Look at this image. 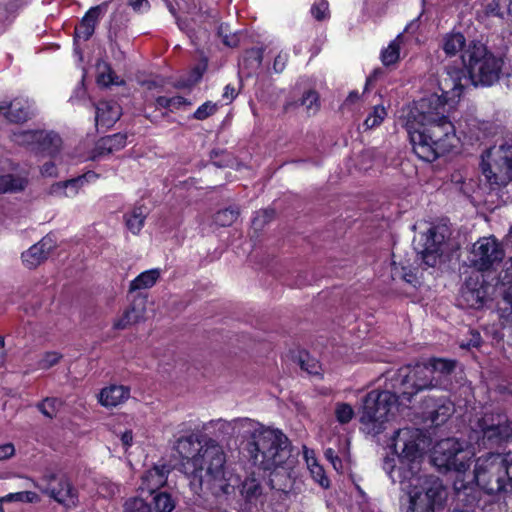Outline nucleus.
<instances>
[{"instance_id": "1", "label": "nucleus", "mask_w": 512, "mask_h": 512, "mask_svg": "<svg viewBox=\"0 0 512 512\" xmlns=\"http://www.w3.org/2000/svg\"><path fill=\"white\" fill-rule=\"evenodd\" d=\"M426 439L418 428L398 429L390 438L389 448L398 456L401 465L395 467L387 460L384 468L392 482H398L409 495L407 512H435L446 500L442 481L434 476L418 475V459L425 450Z\"/></svg>"}, {"instance_id": "4", "label": "nucleus", "mask_w": 512, "mask_h": 512, "mask_svg": "<svg viewBox=\"0 0 512 512\" xmlns=\"http://www.w3.org/2000/svg\"><path fill=\"white\" fill-rule=\"evenodd\" d=\"M226 455L222 446L213 439H207L190 459L191 486L195 493L210 491L215 496L230 493L231 485L226 479Z\"/></svg>"}, {"instance_id": "12", "label": "nucleus", "mask_w": 512, "mask_h": 512, "mask_svg": "<svg viewBox=\"0 0 512 512\" xmlns=\"http://www.w3.org/2000/svg\"><path fill=\"white\" fill-rule=\"evenodd\" d=\"M36 486L61 505L72 507L78 503V491L64 474L46 472Z\"/></svg>"}, {"instance_id": "3", "label": "nucleus", "mask_w": 512, "mask_h": 512, "mask_svg": "<svg viewBox=\"0 0 512 512\" xmlns=\"http://www.w3.org/2000/svg\"><path fill=\"white\" fill-rule=\"evenodd\" d=\"M401 375L400 393L407 401H411L419 392L437 388L433 379V369L426 363L401 369ZM399 398L400 396L387 390L369 392L363 400L360 416L362 430L373 436L380 434L384 430V424L394 414Z\"/></svg>"}, {"instance_id": "32", "label": "nucleus", "mask_w": 512, "mask_h": 512, "mask_svg": "<svg viewBox=\"0 0 512 512\" xmlns=\"http://www.w3.org/2000/svg\"><path fill=\"white\" fill-rule=\"evenodd\" d=\"M464 46L465 37L461 33H450L443 38L442 48L448 56H455Z\"/></svg>"}, {"instance_id": "60", "label": "nucleus", "mask_w": 512, "mask_h": 512, "mask_svg": "<svg viewBox=\"0 0 512 512\" xmlns=\"http://www.w3.org/2000/svg\"><path fill=\"white\" fill-rule=\"evenodd\" d=\"M300 365H301V368L305 371H307L308 373L310 374H316L317 373V362L314 361V360H303L301 359L300 360Z\"/></svg>"}, {"instance_id": "30", "label": "nucleus", "mask_w": 512, "mask_h": 512, "mask_svg": "<svg viewBox=\"0 0 512 512\" xmlns=\"http://www.w3.org/2000/svg\"><path fill=\"white\" fill-rule=\"evenodd\" d=\"M27 184L26 177L12 174L0 175V193H17L23 191Z\"/></svg>"}, {"instance_id": "36", "label": "nucleus", "mask_w": 512, "mask_h": 512, "mask_svg": "<svg viewBox=\"0 0 512 512\" xmlns=\"http://www.w3.org/2000/svg\"><path fill=\"white\" fill-rule=\"evenodd\" d=\"M401 35H398L381 53V60L384 65L394 64L399 59Z\"/></svg>"}, {"instance_id": "29", "label": "nucleus", "mask_w": 512, "mask_h": 512, "mask_svg": "<svg viewBox=\"0 0 512 512\" xmlns=\"http://www.w3.org/2000/svg\"><path fill=\"white\" fill-rule=\"evenodd\" d=\"M83 186L81 178H72L64 182H57L51 185L49 194L57 197H74Z\"/></svg>"}, {"instance_id": "7", "label": "nucleus", "mask_w": 512, "mask_h": 512, "mask_svg": "<svg viewBox=\"0 0 512 512\" xmlns=\"http://www.w3.org/2000/svg\"><path fill=\"white\" fill-rule=\"evenodd\" d=\"M462 62L474 86H492L501 75L504 60L494 55L481 42H471L462 53Z\"/></svg>"}, {"instance_id": "34", "label": "nucleus", "mask_w": 512, "mask_h": 512, "mask_svg": "<svg viewBox=\"0 0 512 512\" xmlns=\"http://www.w3.org/2000/svg\"><path fill=\"white\" fill-rule=\"evenodd\" d=\"M263 60V51L260 48H252L247 50L241 65L243 68L247 69V75H251L253 72L258 70L261 66Z\"/></svg>"}, {"instance_id": "15", "label": "nucleus", "mask_w": 512, "mask_h": 512, "mask_svg": "<svg viewBox=\"0 0 512 512\" xmlns=\"http://www.w3.org/2000/svg\"><path fill=\"white\" fill-rule=\"evenodd\" d=\"M486 295L482 277L478 273H473L465 280L461 289L460 301L467 307L479 309L483 307Z\"/></svg>"}, {"instance_id": "38", "label": "nucleus", "mask_w": 512, "mask_h": 512, "mask_svg": "<svg viewBox=\"0 0 512 512\" xmlns=\"http://www.w3.org/2000/svg\"><path fill=\"white\" fill-rule=\"evenodd\" d=\"M62 401L56 397H47L39 402L36 407L47 418L52 419L56 416Z\"/></svg>"}, {"instance_id": "40", "label": "nucleus", "mask_w": 512, "mask_h": 512, "mask_svg": "<svg viewBox=\"0 0 512 512\" xmlns=\"http://www.w3.org/2000/svg\"><path fill=\"white\" fill-rule=\"evenodd\" d=\"M334 414L337 422L341 425L348 424L355 415L353 407L344 402L336 403Z\"/></svg>"}, {"instance_id": "13", "label": "nucleus", "mask_w": 512, "mask_h": 512, "mask_svg": "<svg viewBox=\"0 0 512 512\" xmlns=\"http://www.w3.org/2000/svg\"><path fill=\"white\" fill-rule=\"evenodd\" d=\"M448 103L449 102H445L444 99L437 94H431L420 99L410 112V118L413 119L412 123L419 125L446 116V106ZM410 123L409 121V124Z\"/></svg>"}, {"instance_id": "23", "label": "nucleus", "mask_w": 512, "mask_h": 512, "mask_svg": "<svg viewBox=\"0 0 512 512\" xmlns=\"http://www.w3.org/2000/svg\"><path fill=\"white\" fill-rule=\"evenodd\" d=\"M127 135L124 133H116L101 138L94 149L93 158L109 155L125 147Z\"/></svg>"}, {"instance_id": "42", "label": "nucleus", "mask_w": 512, "mask_h": 512, "mask_svg": "<svg viewBox=\"0 0 512 512\" xmlns=\"http://www.w3.org/2000/svg\"><path fill=\"white\" fill-rule=\"evenodd\" d=\"M300 105L306 108L308 115H314L320 108L319 95L316 91L309 90L302 96Z\"/></svg>"}, {"instance_id": "26", "label": "nucleus", "mask_w": 512, "mask_h": 512, "mask_svg": "<svg viewBox=\"0 0 512 512\" xmlns=\"http://www.w3.org/2000/svg\"><path fill=\"white\" fill-rule=\"evenodd\" d=\"M130 396V389L122 385H111L101 390L99 402L105 407H116Z\"/></svg>"}, {"instance_id": "8", "label": "nucleus", "mask_w": 512, "mask_h": 512, "mask_svg": "<svg viewBox=\"0 0 512 512\" xmlns=\"http://www.w3.org/2000/svg\"><path fill=\"white\" fill-rule=\"evenodd\" d=\"M472 456L473 451L465 448L464 443L455 438L442 439L434 446L433 464L439 470H454L459 473L454 481V489L458 497L465 493L471 484L465 481L464 472L469 468Z\"/></svg>"}, {"instance_id": "22", "label": "nucleus", "mask_w": 512, "mask_h": 512, "mask_svg": "<svg viewBox=\"0 0 512 512\" xmlns=\"http://www.w3.org/2000/svg\"><path fill=\"white\" fill-rule=\"evenodd\" d=\"M145 304L143 300L134 301L123 313V315L114 322L113 328L123 330L127 327L139 323L145 317Z\"/></svg>"}, {"instance_id": "16", "label": "nucleus", "mask_w": 512, "mask_h": 512, "mask_svg": "<svg viewBox=\"0 0 512 512\" xmlns=\"http://www.w3.org/2000/svg\"><path fill=\"white\" fill-rule=\"evenodd\" d=\"M54 248L55 241L47 235L22 253L23 263L29 269L35 268L48 258Z\"/></svg>"}, {"instance_id": "17", "label": "nucleus", "mask_w": 512, "mask_h": 512, "mask_svg": "<svg viewBox=\"0 0 512 512\" xmlns=\"http://www.w3.org/2000/svg\"><path fill=\"white\" fill-rule=\"evenodd\" d=\"M169 473L170 468L166 464L153 466L142 475L139 489L149 494L155 493L166 484Z\"/></svg>"}, {"instance_id": "48", "label": "nucleus", "mask_w": 512, "mask_h": 512, "mask_svg": "<svg viewBox=\"0 0 512 512\" xmlns=\"http://www.w3.org/2000/svg\"><path fill=\"white\" fill-rule=\"evenodd\" d=\"M311 15L317 21H324L330 18L329 3L327 0H318L311 7Z\"/></svg>"}, {"instance_id": "28", "label": "nucleus", "mask_w": 512, "mask_h": 512, "mask_svg": "<svg viewBox=\"0 0 512 512\" xmlns=\"http://www.w3.org/2000/svg\"><path fill=\"white\" fill-rule=\"evenodd\" d=\"M148 215V208L144 205H137L131 211L124 214V221L127 229L137 235L142 230L145 219Z\"/></svg>"}, {"instance_id": "62", "label": "nucleus", "mask_w": 512, "mask_h": 512, "mask_svg": "<svg viewBox=\"0 0 512 512\" xmlns=\"http://www.w3.org/2000/svg\"><path fill=\"white\" fill-rule=\"evenodd\" d=\"M237 93L233 86L226 85L223 92V99L227 101V103H230L235 97Z\"/></svg>"}, {"instance_id": "63", "label": "nucleus", "mask_w": 512, "mask_h": 512, "mask_svg": "<svg viewBox=\"0 0 512 512\" xmlns=\"http://www.w3.org/2000/svg\"><path fill=\"white\" fill-rule=\"evenodd\" d=\"M121 441H122V444H123L125 447H129V446H131L132 441H133V434H132V431H130V430L125 431V432L121 435Z\"/></svg>"}, {"instance_id": "49", "label": "nucleus", "mask_w": 512, "mask_h": 512, "mask_svg": "<svg viewBox=\"0 0 512 512\" xmlns=\"http://www.w3.org/2000/svg\"><path fill=\"white\" fill-rule=\"evenodd\" d=\"M512 4V0H493L488 6V12L494 16L504 18L505 15H509V5Z\"/></svg>"}, {"instance_id": "5", "label": "nucleus", "mask_w": 512, "mask_h": 512, "mask_svg": "<svg viewBox=\"0 0 512 512\" xmlns=\"http://www.w3.org/2000/svg\"><path fill=\"white\" fill-rule=\"evenodd\" d=\"M414 153L423 161L432 162L457 146L455 127L447 116L415 127L408 124Z\"/></svg>"}, {"instance_id": "2", "label": "nucleus", "mask_w": 512, "mask_h": 512, "mask_svg": "<svg viewBox=\"0 0 512 512\" xmlns=\"http://www.w3.org/2000/svg\"><path fill=\"white\" fill-rule=\"evenodd\" d=\"M234 433L248 438L246 451L252 463L269 471L272 489L288 492L292 487V475L297 458L292 454L287 436L278 429L265 427L249 418H238L223 422Z\"/></svg>"}, {"instance_id": "59", "label": "nucleus", "mask_w": 512, "mask_h": 512, "mask_svg": "<svg viewBox=\"0 0 512 512\" xmlns=\"http://www.w3.org/2000/svg\"><path fill=\"white\" fill-rule=\"evenodd\" d=\"M99 82L104 84V85H111V84H120L121 82H119L117 80V77L114 78L113 76V72L112 71H109L108 73H102L100 76H99Z\"/></svg>"}, {"instance_id": "58", "label": "nucleus", "mask_w": 512, "mask_h": 512, "mask_svg": "<svg viewBox=\"0 0 512 512\" xmlns=\"http://www.w3.org/2000/svg\"><path fill=\"white\" fill-rule=\"evenodd\" d=\"M41 174L43 176L53 177L57 175V169L54 162L49 161L42 165L41 167Z\"/></svg>"}, {"instance_id": "50", "label": "nucleus", "mask_w": 512, "mask_h": 512, "mask_svg": "<svg viewBox=\"0 0 512 512\" xmlns=\"http://www.w3.org/2000/svg\"><path fill=\"white\" fill-rule=\"evenodd\" d=\"M124 512H153V510L143 499L133 498L125 503Z\"/></svg>"}, {"instance_id": "51", "label": "nucleus", "mask_w": 512, "mask_h": 512, "mask_svg": "<svg viewBox=\"0 0 512 512\" xmlns=\"http://www.w3.org/2000/svg\"><path fill=\"white\" fill-rule=\"evenodd\" d=\"M216 111L217 104L211 101H207L198 107V109L194 112L193 117L197 120H205L209 116L215 114Z\"/></svg>"}, {"instance_id": "61", "label": "nucleus", "mask_w": 512, "mask_h": 512, "mask_svg": "<svg viewBox=\"0 0 512 512\" xmlns=\"http://www.w3.org/2000/svg\"><path fill=\"white\" fill-rule=\"evenodd\" d=\"M206 69V63L197 65L192 72L191 79L189 80L191 83H196L199 81Z\"/></svg>"}, {"instance_id": "24", "label": "nucleus", "mask_w": 512, "mask_h": 512, "mask_svg": "<svg viewBox=\"0 0 512 512\" xmlns=\"http://www.w3.org/2000/svg\"><path fill=\"white\" fill-rule=\"evenodd\" d=\"M37 144L34 146V152L55 156L61 148L62 140L60 136L53 131H39Z\"/></svg>"}, {"instance_id": "47", "label": "nucleus", "mask_w": 512, "mask_h": 512, "mask_svg": "<svg viewBox=\"0 0 512 512\" xmlns=\"http://www.w3.org/2000/svg\"><path fill=\"white\" fill-rule=\"evenodd\" d=\"M386 110L383 106L376 105L373 108V111L367 116V118L364 121V126L367 129H372L374 127H377L382 123L386 116Z\"/></svg>"}, {"instance_id": "57", "label": "nucleus", "mask_w": 512, "mask_h": 512, "mask_svg": "<svg viewBox=\"0 0 512 512\" xmlns=\"http://www.w3.org/2000/svg\"><path fill=\"white\" fill-rule=\"evenodd\" d=\"M15 453V448L12 443L0 445V461L9 459Z\"/></svg>"}, {"instance_id": "37", "label": "nucleus", "mask_w": 512, "mask_h": 512, "mask_svg": "<svg viewBox=\"0 0 512 512\" xmlns=\"http://www.w3.org/2000/svg\"><path fill=\"white\" fill-rule=\"evenodd\" d=\"M239 214L240 211L235 206L219 210L214 216V222L221 227H228L237 220Z\"/></svg>"}, {"instance_id": "46", "label": "nucleus", "mask_w": 512, "mask_h": 512, "mask_svg": "<svg viewBox=\"0 0 512 512\" xmlns=\"http://www.w3.org/2000/svg\"><path fill=\"white\" fill-rule=\"evenodd\" d=\"M218 35L222 38V42L228 47H236L240 42V35L236 32H231L227 24H221L218 27Z\"/></svg>"}, {"instance_id": "41", "label": "nucleus", "mask_w": 512, "mask_h": 512, "mask_svg": "<svg viewBox=\"0 0 512 512\" xmlns=\"http://www.w3.org/2000/svg\"><path fill=\"white\" fill-rule=\"evenodd\" d=\"M156 512H172L175 508V501L167 492H160L153 498Z\"/></svg>"}, {"instance_id": "27", "label": "nucleus", "mask_w": 512, "mask_h": 512, "mask_svg": "<svg viewBox=\"0 0 512 512\" xmlns=\"http://www.w3.org/2000/svg\"><path fill=\"white\" fill-rule=\"evenodd\" d=\"M197 445H202L195 435H189L185 437H180L175 444V449L179 453V455L185 460L183 463V467L185 472L190 469V459L194 456L198 448Z\"/></svg>"}, {"instance_id": "53", "label": "nucleus", "mask_w": 512, "mask_h": 512, "mask_svg": "<svg viewBox=\"0 0 512 512\" xmlns=\"http://www.w3.org/2000/svg\"><path fill=\"white\" fill-rule=\"evenodd\" d=\"M417 252L421 255V260L426 267H435L437 265L440 257V250H417Z\"/></svg>"}, {"instance_id": "35", "label": "nucleus", "mask_w": 512, "mask_h": 512, "mask_svg": "<svg viewBox=\"0 0 512 512\" xmlns=\"http://www.w3.org/2000/svg\"><path fill=\"white\" fill-rule=\"evenodd\" d=\"M420 241H423V244L418 243L415 247L416 250L436 251L440 250L442 236L436 234L435 228H430L421 235Z\"/></svg>"}, {"instance_id": "44", "label": "nucleus", "mask_w": 512, "mask_h": 512, "mask_svg": "<svg viewBox=\"0 0 512 512\" xmlns=\"http://www.w3.org/2000/svg\"><path fill=\"white\" fill-rule=\"evenodd\" d=\"M4 502H22V503H35L39 501V496L32 491H20L9 493L2 497Z\"/></svg>"}, {"instance_id": "25", "label": "nucleus", "mask_w": 512, "mask_h": 512, "mask_svg": "<svg viewBox=\"0 0 512 512\" xmlns=\"http://www.w3.org/2000/svg\"><path fill=\"white\" fill-rule=\"evenodd\" d=\"M426 364L433 369V379H435L437 388H446L448 386V376L454 371L456 362L437 358Z\"/></svg>"}, {"instance_id": "64", "label": "nucleus", "mask_w": 512, "mask_h": 512, "mask_svg": "<svg viewBox=\"0 0 512 512\" xmlns=\"http://www.w3.org/2000/svg\"><path fill=\"white\" fill-rule=\"evenodd\" d=\"M480 341H481L480 333L477 331H472L471 339L469 340L467 345L471 346V347H478L480 345Z\"/></svg>"}, {"instance_id": "21", "label": "nucleus", "mask_w": 512, "mask_h": 512, "mask_svg": "<svg viewBox=\"0 0 512 512\" xmlns=\"http://www.w3.org/2000/svg\"><path fill=\"white\" fill-rule=\"evenodd\" d=\"M121 116V107L115 101H100L96 105V124L110 127Z\"/></svg>"}, {"instance_id": "14", "label": "nucleus", "mask_w": 512, "mask_h": 512, "mask_svg": "<svg viewBox=\"0 0 512 512\" xmlns=\"http://www.w3.org/2000/svg\"><path fill=\"white\" fill-rule=\"evenodd\" d=\"M470 83L469 77L461 68H447L439 78L441 98L445 102L455 103L462 95L466 85Z\"/></svg>"}, {"instance_id": "10", "label": "nucleus", "mask_w": 512, "mask_h": 512, "mask_svg": "<svg viewBox=\"0 0 512 512\" xmlns=\"http://www.w3.org/2000/svg\"><path fill=\"white\" fill-rule=\"evenodd\" d=\"M473 431L481 435L483 446L499 445L512 438V422L503 413H485L477 419Z\"/></svg>"}, {"instance_id": "52", "label": "nucleus", "mask_w": 512, "mask_h": 512, "mask_svg": "<svg viewBox=\"0 0 512 512\" xmlns=\"http://www.w3.org/2000/svg\"><path fill=\"white\" fill-rule=\"evenodd\" d=\"M274 210L265 209L257 212L253 218L252 225L256 230L261 229L265 224L270 222L274 218Z\"/></svg>"}, {"instance_id": "6", "label": "nucleus", "mask_w": 512, "mask_h": 512, "mask_svg": "<svg viewBox=\"0 0 512 512\" xmlns=\"http://www.w3.org/2000/svg\"><path fill=\"white\" fill-rule=\"evenodd\" d=\"M469 482H475L484 493L490 496L505 497L511 494L512 454L487 453L478 457L472 481Z\"/></svg>"}, {"instance_id": "33", "label": "nucleus", "mask_w": 512, "mask_h": 512, "mask_svg": "<svg viewBox=\"0 0 512 512\" xmlns=\"http://www.w3.org/2000/svg\"><path fill=\"white\" fill-rule=\"evenodd\" d=\"M40 130H16L12 133L11 139L14 143L25 146L34 151Z\"/></svg>"}, {"instance_id": "43", "label": "nucleus", "mask_w": 512, "mask_h": 512, "mask_svg": "<svg viewBox=\"0 0 512 512\" xmlns=\"http://www.w3.org/2000/svg\"><path fill=\"white\" fill-rule=\"evenodd\" d=\"M307 466L313 477V479L322 487L327 488L329 486V480L325 475V471L317 461L312 458H307Z\"/></svg>"}, {"instance_id": "9", "label": "nucleus", "mask_w": 512, "mask_h": 512, "mask_svg": "<svg viewBox=\"0 0 512 512\" xmlns=\"http://www.w3.org/2000/svg\"><path fill=\"white\" fill-rule=\"evenodd\" d=\"M482 176L490 190L512 181V146L500 145L488 149L481 160Z\"/></svg>"}, {"instance_id": "54", "label": "nucleus", "mask_w": 512, "mask_h": 512, "mask_svg": "<svg viewBox=\"0 0 512 512\" xmlns=\"http://www.w3.org/2000/svg\"><path fill=\"white\" fill-rule=\"evenodd\" d=\"M362 100V95L356 91L353 90L349 93L347 98L342 104V109H351L355 104L359 103Z\"/></svg>"}, {"instance_id": "11", "label": "nucleus", "mask_w": 512, "mask_h": 512, "mask_svg": "<svg viewBox=\"0 0 512 512\" xmlns=\"http://www.w3.org/2000/svg\"><path fill=\"white\" fill-rule=\"evenodd\" d=\"M505 250L494 236L482 237L472 246L469 262L476 269L475 273L491 271L503 261Z\"/></svg>"}, {"instance_id": "18", "label": "nucleus", "mask_w": 512, "mask_h": 512, "mask_svg": "<svg viewBox=\"0 0 512 512\" xmlns=\"http://www.w3.org/2000/svg\"><path fill=\"white\" fill-rule=\"evenodd\" d=\"M32 105L28 99L15 98L11 102H0V112L5 111V117L13 123H22L32 116Z\"/></svg>"}, {"instance_id": "55", "label": "nucleus", "mask_w": 512, "mask_h": 512, "mask_svg": "<svg viewBox=\"0 0 512 512\" xmlns=\"http://www.w3.org/2000/svg\"><path fill=\"white\" fill-rule=\"evenodd\" d=\"M128 5L138 13L147 12L150 9V3L148 0H129Z\"/></svg>"}, {"instance_id": "31", "label": "nucleus", "mask_w": 512, "mask_h": 512, "mask_svg": "<svg viewBox=\"0 0 512 512\" xmlns=\"http://www.w3.org/2000/svg\"><path fill=\"white\" fill-rule=\"evenodd\" d=\"M160 277L159 269H151L142 272L134 280L131 281L129 291L134 292L137 290L149 289L155 285Z\"/></svg>"}, {"instance_id": "56", "label": "nucleus", "mask_w": 512, "mask_h": 512, "mask_svg": "<svg viewBox=\"0 0 512 512\" xmlns=\"http://www.w3.org/2000/svg\"><path fill=\"white\" fill-rule=\"evenodd\" d=\"M288 61V54L287 53H279L273 63V69L276 73H281L286 66V63Z\"/></svg>"}, {"instance_id": "19", "label": "nucleus", "mask_w": 512, "mask_h": 512, "mask_svg": "<svg viewBox=\"0 0 512 512\" xmlns=\"http://www.w3.org/2000/svg\"><path fill=\"white\" fill-rule=\"evenodd\" d=\"M106 8V3L91 7L86 12L79 25L76 26L75 37L87 41L93 35L96 24L100 16L106 11Z\"/></svg>"}, {"instance_id": "39", "label": "nucleus", "mask_w": 512, "mask_h": 512, "mask_svg": "<svg viewBox=\"0 0 512 512\" xmlns=\"http://www.w3.org/2000/svg\"><path fill=\"white\" fill-rule=\"evenodd\" d=\"M262 493V488L259 482L255 478H247L242 483L241 494L245 497L247 501H252L260 496Z\"/></svg>"}, {"instance_id": "20", "label": "nucleus", "mask_w": 512, "mask_h": 512, "mask_svg": "<svg viewBox=\"0 0 512 512\" xmlns=\"http://www.w3.org/2000/svg\"><path fill=\"white\" fill-rule=\"evenodd\" d=\"M453 412L454 408L450 401L446 399L432 400V405H428L427 411L424 412V418L432 426H440L449 419Z\"/></svg>"}, {"instance_id": "45", "label": "nucleus", "mask_w": 512, "mask_h": 512, "mask_svg": "<svg viewBox=\"0 0 512 512\" xmlns=\"http://www.w3.org/2000/svg\"><path fill=\"white\" fill-rule=\"evenodd\" d=\"M63 355L57 351H48L42 354L37 362V367L42 370H48L57 365Z\"/></svg>"}]
</instances>
